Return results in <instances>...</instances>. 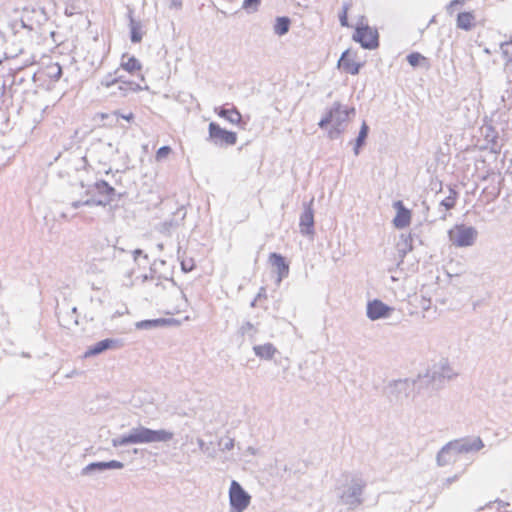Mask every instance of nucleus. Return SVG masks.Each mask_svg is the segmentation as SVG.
Here are the masks:
<instances>
[{"instance_id":"49530a36","label":"nucleus","mask_w":512,"mask_h":512,"mask_svg":"<svg viewBox=\"0 0 512 512\" xmlns=\"http://www.w3.org/2000/svg\"><path fill=\"white\" fill-rule=\"evenodd\" d=\"M340 24L342 26H348V19L346 14V9L343 10V13L339 16Z\"/></svg>"},{"instance_id":"69168bd1","label":"nucleus","mask_w":512,"mask_h":512,"mask_svg":"<svg viewBox=\"0 0 512 512\" xmlns=\"http://www.w3.org/2000/svg\"><path fill=\"white\" fill-rule=\"evenodd\" d=\"M0 36H3L2 32L0 31Z\"/></svg>"},{"instance_id":"9b49d317","label":"nucleus","mask_w":512,"mask_h":512,"mask_svg":"<svg viewBox=\"0 0 512 512\" xmlns=\"http://www.w3.org/2000/svg\"><path fill=\"white\" fill-rule=\"evenodd\" d=\"M454 451L459 454L477 452L484 447V443L480 437L461 438L450 441Z\"/></svg>"},{"instance_id":"1a4fd4ad","label":"nucleus","mask_w":512,"mask_h":512,"mask_svg":"<svg viewBox=\"0 0 512 512\" xmlns=\"http://www.w3.org/2000/svg\"><path fill=\"white\" fill-rule=\"evenodd\" d=\"M353 40L360 43L361 47L368 50L379 46V34L376 29L368 25L357 26L353 34Z\"/></svg>"},{"instance_id":"0eeeda50","label":"nucleus","mask_w":512,"mask_h":512,"mask_svg":"<svg viewBox=\"0 0 512 512\" xmlns=\"http://www.w3.org/2000/svg\"><path fill=\"white\" fill-rule=\"evenodd\" d=\"M251 496L239 482L233 480L229 488L230 512H243L250 504Z\"/></svg>"},{"instance_id":"0e129e2a","label":"nucleus","mask_w":512,"mask_h":512,"mask_svg":"<svg viewBox=\"0 0 512 512\" xmlns=\"http://www.w3.org/2000/svg\"><path fill=\"white\" fill-rule=\"evenodd\" d=\"M2 62H3V58H0V64H2Z\"/></svg>"},{"instance_id":"58836bf2","label":"nucleus","mask_w":512,"mask_h":512,"mask_svg":"<svg viewBox=\"0 0 512 512\" xmlns=\"http://www.w3.org/2000/svg\"><path fill=\"white\" fill-rule=\"evenodd\" d=\"M218 445L220 446L221 450L223 451H229L233 449L234 447V439L227 438L226 441H223L222 439L219 441Z\"/></svg>"},{"instance_id":"c03bdc74","label":"nucleus","mask_w":512,"mask_h":512,"mask_svg":"<svg viewBox=\"0 0 512 512\" xmlns=\"http://www.w3.org/2000/svg\"><path fill=\"white\" fill-rule=\"evenodd\" d=\"M458 5H462V3H460L458 0H452L446 7L447 9V12L452 14L453 13V9L454 7L458 6Z\"/></svg>"},{"instance_id":"4468645a","label":"nucleus","mask_w":512,"mask_h":512,"mask_svg":"<svg viewBox=\"0 0 512 512\" xmlns=\"http://www.w3.org/2000/svg\"><path fill=\"white\" fill-rule=\"evenodd\" d=\"M268 260H269V263L272 265V267L275 268V270H276V273H277L276 283H277V285H279L281 283V281L284 278L288 277V275H289V271H290L289 264L286 261V258L284 256H282L281 254L276 253V252L270 253Z\"/></svg>"},{"instance_id":"412c9836","label":"nucleus","mask_w":512,"mask_h":512,"mask_svg":"<svg viewBox=\"0 0 512 512\" xmlns=\"http://www.w3.org/2000/svg\"><path fill=\"white\" fill-rule=\"evenodd\" d=\"M215 112L217 113V115L219 117L226 119L227 121H229L232 124H240L242 121V115L240 114L238 109L234 106L229 109L225 108L223 106L218 107V108H215Z\"/></svg>"},{"instance_id":"72a5a7b5","label":"nucleus","mask_w":512,"mask_h":512,"mask_svg":"<svg viewBox=\"0 0 512 512\" xmlns=\"http://www.w3.org/2000/svg\"><path fill=\"white\" fill-rule=\"evenodd\" d=\"M260 4L261 0H244L242 9L248 13H254L258 11Z\"/></svg>"},{"instance_id":"052dcab7","label":"nucleus","mask_w":512,"mask_h":512,"mask_svg":"<svg viewBox=\"0 0 512 512\" xmlns=\"http://www.w3.org/2000/svg\"><path fill=\"white\" fill-rule=\"evenodd\" d=\"M460 3L464 4L467 0H458Z\"/></svg>"},{"instance_id":"423d86ee","label":"nucleus","mask_w":512,"mask_h":512,"mask_svg":"<svg viewBox=\"0 0 512 512\" xmlns=\"http://www.w3.org/2000/svg\"><path fill=\"white\" fill-rule=\"evenodd\" d=\"M207 140L216 146H233L237 142V134L220 127L216 122H210Z\"/></svg>"},{"instance_id":"a18cd8bd","label":"nucleus","mask_w":512,"mask_h":512,"mask_svg":"<svg viewBox=\"0 0 512 512\" xmlns=\"http://www.w3.org/2000/svg\"><path fill=\"white\" fill-rule=\"evenodd\" d=\"M183 5V0H170L169 7L174 9H181Z\"/></svg>"},{"instance_id":"20e7f679","label":"nucleus","mask_w":512,"mask_h":512,"mask_svg":"<svg viewBox=\"0 0 512 512\" xmlns=\"http://www.w3.org/2000/svg\"><path fill=\"white\" fill-rule=\"evenodd\" d=\"M449 240L456 247L472 246L478 236V231L473 226L457 224L448 231Z\"/></svg>"},{"instance_id":"9d476101","label":"nucleus","mask_w":512,"mask_h":512,"mask_svg":"<svg viewBox=\"0 0 512 512\" xmlns=\"http://www.w3.org/2000/svg\"><path fill=\"white\" fill-rule=\"evenodd\" d=\"M313 201L312 198L309 202H305L303 204L304 209L300 215L299 219V228L300 233L304 236H313L315 234L314 229V210H313Z\"/></svg>"},{"instance_id":"cd10ccee","label":"nucleus","mask_w":512,"mask_h":512,"mask_svg":"<svg viewBox=\"0 0 512 512\" xmlns=\"http://www.w3.org/2000/svg\"><path fill=\"white\" fill-rule=\"evenodd\" d=\"M456 373L453 372L451 367L449 366L448 362L446 360H441L439 363V367L434 370L433 372V378L436 376H439L440 378L444 379H452Z\"/></svg>"},{"instance_id":"4c0bfd02","label":"nucleus","mask_w":512,"mask_h":512,"mask_svg":"<svg viewBox=\"0 0 512 512\" xmlns=\"http://www.w3.org/2000/svg\"><path fill=\"white\" fill-rule=\"evenodd\" d=\"M344 132V127L332 125L331 129L328 132V136L330 139L338 138Z\"/></svg>"},{"instance_id":"f704fd0d","label":"nucleus","mask_w":512,"mask_h":512,"mask_svg":"<svg viewBox=\"0 0 512 512\" xmlns=\"http://www.w3.org/2000/svg\"><path fill=\"white\" fill-rule=\"evenodd\" d=\"M197 444L199 446V449L202 452L206 453L211 458H215V456H216L215 449L210 448V446L208 444H206L201 438L197 439Z\"/></svg>"},{"instance_id":"f257e3e1","label":"nucleus","mask_w":512,"mask_h":512,"mask_svg":"<svg viewBox=\"0 0 512 512\" xmlns=\"http://www.w3.org/2000/svg\"><path fill=\"white\" fill-rule=\"evenodd\" d=\"M173 432L159 429L153 430L139 425L129 430L127 434L120 435L111 440L112 446L117 448L132 444H149L158 442H169L173 439Z\"/></svg>"},{"instance_id":"ea45409f","label":"nucleus","mask_w":512,"mask_h":512,"mask_svg":"<svg viewBox=\"0 0 512 512\" xmlns=\"http://www.w3.org/2000/svg\"><path fill=\"white\" fill-rule=\"evenodd\" d=\"M455 204H456V201L453 200V196H447L440 203V205L445 207L446 210H450V209L454 208Z\"/></svg>"},{"instance_id":"7ed1b4c3","label":"nucleus","mask_w":512,"mask_h":512,"mask_svg":"<svg viewBox=\"0 0 512 512\" xmlns=\"http://www.w3.org/2000/svg\"><path fill=\"white\" fill-rule=\"evenodd\" d=\"M90 198L86 199L88 206H107L111 203L115 196L120 199L122 194H117L114 187H112L105 180H98L93 185H89L85 191Z\"/></svg>"},{"instance_id":"dca6fc26","label":"nucleus","mask_w":512,"mask_h":512,"mask_svg":"<svg viewBox=\"0 0 512 512\" xmlns=\"http://www.w3.org/2000/svg\"><path fill=\"white\" fill-rule=\"evenodd\" d=\"M174 324H178V321L174 318H157L138 321L135 323V327L139 330H152Z\"/></svg>"},{"instance_id":"864d4df0","label":"nucleus","mask_w":512,"mask_h":512,"mask_svg":"<svg viewBox=\"0 0 512 512\" xmlns=\"http://www.w3.org/2000/svg\"><path fill=\"white\" fill-rule=\"evenodd\" d=\"M177 213H178V214H179V213H182L181 220H183V219L185 218V216H186V212H185V210H184V208H183V207H182V208H180V209H178Z\"/></svg>"},{"instance_id":"e433bc0d","label":"nucleus","mask_w":512,"mask_h":512,"mask_svg":"<svg viewBox=\"0 0 512 512\" xmlns=\"http://www.w3.org/2000/svg\"><path fill=\"white\" fill-rule=\"evenodd\" d=\"M509 506H510V504L508 502H505L502 500H496L495 502H492L489 505H487V508L493 509L495 507L497 510H503V511L507 512V507H509Z\"/></svg>"},{"instance_id":"a878e982","label":"nucleus","mask_w":512,"mask_h":512,"mask_svg":"<svg viewBox=\"0 0 512 512\" xmlns=\"http://www.w3.org/2000/svg\"><path fill=\"white\" fill-rule=\"evenodd\" d=\"M291 20L287 16H279L275 19L273 31L278 36H284L289 32Z\"/></svg>"},{"instance_id":"f03ea898","label":"nucleus","mask_w":512,"mask_h":512,"mask_svg":"<svg viewBox=\"0 0 512 512\" xmlns=\"http://www.w3.org/2000/svg\"><path fill=\"white\" fill-rule=\"evenodd\" d=\"M366 481L358 476H346L345 481L336 488L338 501L349 510H356L364 502Z\"/></svg>"},{"instance_id":"2f4dec72","label":"nucleus","mask_w":512,"mask_h":512,"mask_svg":"<svg viewBox=\"0 0 512 512\" xmlns=\"http://www.w3.org/2000/svg\"><path fill=\"white\" fill-rule=\"evenodd\" d=\"M120 68L115 70L113 73L107 74L102 80L101 85L107 88L119 83L122 81V75H118Z\"/></svg>"},{"instance_id":"5fc2aeb1","label":"nucleus","mask_w":512,"mask_h":512,"mask_svg":"<svg viewBox=\"0 0 512 512\" xmlns=\"http://www.w3.org/2000/svg\"><path fill=\"white\" fill-rule=\"evenodd\" d=\"M154 278V275L151 274V275H143V281H147L149 279H153Z\"/></svg>"},{"instance_id":"de8ad7c7","label":"nucleus","mask_w":512,"mask_h":512,"mask_svg":"<svg viewBox=\"0 0 512 512\" xmlns=\"http://www.w3.org/2000/svg\"><path fill=\"white\" fill-rule=\"evenodd\" d=\"M82 206H88L87 203H86V200L84 201H81V200H77V201H73L71 203V207L74 208V209H78Z\"/></svg>"},{"instance_id":"4be33fe9","label":"nucleus","mask_w":512,"mask_h":512,"mask_svg":"<svg viewBox=\"0 0 512 512\" xmlns=\"http://www.w3.org/2000/svg\"><path fill=\"white\" fill-rule=\"evenodd\" d=\"M253 351L257 357L263 360H271L278 352L277 348L272 343L255 345Z\"/></svg>"},{"instance_id":"a19ab883","label":"nucleus","mask_w":512,"mask_h":512,"mask_svg":"<svg viewBox=\"0 0 512 512\" xmlns=\"http://www.w3.org/2000/svg\"><path fill=\"white\" fill-rule=\"evenodd\" d=\"M250 331L256 332V329L254 328V325L249 321L243 323L240 327V333L242 335L248 334Z\"/></svg>"},{"instance_id":"6e6552de","label":"nucleus","mask_w":512,"mask_h":512,"mask_svg":"<svg viewBox=\"0 0 512 512\" xmlns=\"http://www.w3.org/2000/svg\"><path fill=\"white\" fill-rule=\"evenodd\" d=\"M414 387V382L409 379H398L390 382L385 392L390 399L391 402H402L404 399L408 398L410 392Z\"/></svg>"},{"instance_id":"c756f323","label":"nucleus","mask_w":512,"mask_h":512,"mask_svg":"<svg viewBox=\"0 0 512 512\" xmlns=\"http://www.w3.org/2000/svg\"><path fill=\"white\" fill-rule=\"evenodd\" d=\"M488 131L491 132L486 134V140L490 145V151L495 154H499L501 152V145L498 142V134L492 127L488 128Z\"/></svg>"},{"instance_id":"e2e57ef3","label":"nucleus","mask_w":512,"mask_h":512,"mask_svg":"<svg viewBox=\"0 0 512 512\" xmlns=\"http://www.w3.org/2000/svg\"><path fill=\"white\" fill-rule=\"evenodd\" d=\"M81 161L86 162L85 157H82V158H81Z\"/></svg>"},{"instance_id":"4d7b16f0","label":"nucleus","mask_w":512,"mask_h":512,"mask_svg":"<svg viewBox=\"0 0 512 512\" xmlns=\"http://www.w3.org/2000/svg\"><path fill=\"white\" fill-rule=\"evenodd\" d=\"M76 312H77V308H76V307H73V308H72V313H73V314H76Z\"/></svg>"},{"instance_id":"39448f33","label":"nucleus","mask_w":512,"mask_h":512,"mask_svg":"<svg viewBox=\"0 0 512 512\" xmlns=\"http://www.w3.org/2000/svg\"><path fill=\"white\" fill-rule=\"evenodd\" d=\"M350 115H355V108L343 107L340 102H334L325 116L319 121L318 126L323 129L330 123L343 127Z\"/></svg>"},{"instance_id":"473e14b6","label":"nucleus","mask_w":512,"mask_h":512,"mask_svg":"<svg viewBox=\"0 0 512 512\" xmlns=\"http://www.w3.org/2000/svg\"><path fill=\"white\" fill-rule=\"evenodd\" d=\"M406 59H407V62L412 67H417L418 65H420L421 61H427L426 57H424L422 54H420L418 52H412V53L408 54Z\"/></svg>"},{"instance_id":"6ab92c4d","label":"nucleus","mask_w":512,"mask_h":512,"mask_svg":"<svg viewBox=\"0 0 512 512\" xmlns=\"http://www.w3.org/2000/svg\"><path fill=\"white\" fill-rule=\"evenodd\" d=\"M127 18L129 19V28H130V40L132 43H139L142 41L143 32H142V24L140 21H137L133 17V10L128 9Z\"/></svg>"},{"instance_id":"5701e85b","label":"nucleus","mask_w":512,"mask_h":512,"mask_svg":"<svg viewBox=\"0 0 512 512\" xmlns=\"http://www.w3.org/2000/svg\"><path fill=\"white\" fill-rule=\"evenodd\" d=\"M120 68L129 73H133L135 71L141 70L142 64L135 56H128L127 54H123Z\"/></svg>"},{"instance_id":"7c9ffc66","label":"nucleus","mask_w":512,"mask_h":512,"mask_svg":"<svg viewBox=\"0 0 512 512\" xmlns=\"http://www.w3.org/2000/svg\"><path fill=\"white\" fill-rule=\"evenodd\" d=\"M120 85L118 86V89L120 91V94L122 96H127L130 92H137L142 90V87L132 81H126L122 78V81H119Z\"/></svg>"},{"instance_id":"393cba45","label":"nucleus","mask_w":512,"mask_h":512,"mask_svg":"<svg viewBox=\"0 0 512 512\" xmlns=\"http://www.w3.org/2000/svg\"><path fill=\"white\" fill-rule=\"evenodd\" d=\"M475 16L472 12H460L457 16L456 25L459 29L469 31L474 26Z\"/></svg>"},{"instance_id":"b1692460","label":"nucleus","mask_w":512,"mask_h":512,"mask_svg":"<svg viewBox=\"0 0 512 512\" xmlns=\"http://www.w3.org/2000/svg\"><path fill=\"white\" fill-rule=\"evenodd\" d=\"M100 117L102 120H109V125L117 124L119 119H124L128 122L134 120V114L132 112L123 114L119 110L113 111L112 113H101Z\"/></svg>"},{"instance_id":"79ce46f5","label":"nucleus","mask_w":512,"mask_h":512,"mask_svg":"<svg viewBox=\"0 0 512 512\" xmlns=\"http://www.w3.org/2000/svg\"><path fill=\"white\" fill-rule=\"evenodd\" d=\"M412 241H413V238L411 235H409L406 239H405V248L401 249L400 251L403 253V255H405L408 251H411L413 249V246H412Z\"/></svg>"},{"instance_id":"6e6d98bb","label":"nucleus","mask_w":512,"mask_h":512,"mask_svg":"<svg viewBox=\"0 0 512 512\" xmlns=\"http://www.w3.org/2000/svg\"><path fill=\"white\" fill-rule=\"evenodd\" d=\"M166 280H169L173 286H177V283L174 281L173 278H165Z\"/></svg>"},{"instance_id":"13d9d810","label":"nucleus","mask_w":512,"mask_h":512,"mask_svg":"<svg viewBox=\"0 0 512 512\" xmlns=\"http://www.w3.org/2000/svg\"><path fill=\"white\" fill-rule=\"evenodd\" d=\"M158 248H159L160 250H162V249H163V244H158Z\"/></svg>"},{"instance_id":"bb28decb","label":"nucleus","mask_w":512,"mask_h":512,"mask_svg":"<svg viewBox=\"0 0 512 512\" xmlns=\"http://www.w3.org/2000/svg\"><path fill=\"white\" fill-rule=\"evenodd\" d=\"M368 133H369V126L367 125V123L365 121H363V123L360 127V130H359L358 136L355 139V144H354V148H353L354 154L356 156L359 155L360 149L365 145Z\"/></svg>"},{"instance_id":"603ef678","label":"nucleus","mask_w":512,"mask_h":512,"mask_svg":"<svg viewBox=\"0 0 512 512\" xmlns=\"http://www.w3.org/2000/svg\"><path fill=\"white\" fill-rule=\"evenodd\" d=\"M143 254V251L141 249H136L133 251V256H134V260L136 261L137 260V257L142 255Z\"/></svg>"},{"instance_id":"c85d7f7f","label":"nucleus","mask_w":512,"mask_h":512,"mask_svg":"<svg viewBox=\"0 0 512 512\" xmlns=\"http://www.w3.org/2000/svg\"><path fill=\"white\" fill-rule=\"evenodd\" d=\"M44 75L52 81H58L62 76V67L58 63L48 64L44 70Z\"/></svg>"},{"instance_id":"8fccbe9b","label":"nucleus","mask_w":512,"mask_h":512,"mask_svg":"<svg viewBox=\"0 0 512 512\" xmlns=\"http://www.w3.org/2000/svg\"><path fill=\"white\" fill-rule=\"evenodd\" d=\"M177 225H178V223H177V222H173V221H165V222L163 223V227H164V229H165V230H167V231H168L170 228H172L173 226H177Z\"/></svg>"},{"instance_id":"f8f14e48","label":"nucleus","mask_w":512,"mask_h":512,"mask_svg":"<svg viewBox=\"0 0 512 512\" xmlns=\"http://www.w3.org/2000/svg\"><path fill=\"white\" fill-rule=\"evenodd\" d=\"M393 311V307L388 306L381 300L374 299L368 302L366 314L370 320L375 321L378 319H385L390 317Z\"/></svg>"},{"instance_id":"680f3d73","label":"nucleus","mask_w":512,"mask_h":512,"mask_svg":"<svg viewBox=\"0 0 512 512\" xmlns=\"http://www.w3.org/2000/svg\"><path fill=\"white\" fill-rule=\"evenodd\" d=\"M156 286H161L162 287V283L161 282H157Z\"/></svg>"},{"instance_id":"a211bd4d","label":"nucleus","mask_w":512,"mask_h":512,"mask_svg":"<svg viewBox=\"0 0 512 512\" xmlns=\"http://www.w3.org/2000/svg\"><path fill=\"white\" fill-rule=\"evenodd\" d=\"M458 453L454 451V448L450 442L444 445L436 456L438 466L443 467L456 461Z\"/></svg>"},{"instance_id":"aec40b11","label":"nucleus","mask_w":512,"mask_h":512,"mask_svg":"<svg viewBox=\"0 0 512 512\" xmlns=\"http://www.w3.org/2000/svg\"><path fill=\"white\" fill-rule=\"evenodd\" d=\"M349 51L346 50L342 53L339 61L338 66L342 68L347 73H350L351 75H357L360 71V68L362 66L361 63H356L352 59L348 57Z\"/></svg>"},{"instance_id":"ddd939ff","label":"nucleus","mask_w":512,"mask_h":512,"mask_svg":"<svg viewBox=\"0 0 512 512\" xmlns=\"http://www.w3.org/2000/svg\"><path fill=\"white\" fill-rule=\"evenodd\" d=\"M123 467L124 463L118 460L91 462L81 469L80 474L82 476H89L92 475L93 473H102L106 470L122 469Z\"/></svg>"},{"instance_id":"3c124183","label":"nucleus","mask_w":512,"mask_h":512,"mask_svg":"<svg viewBox=\"0 0 512 512\" xmlns=\"http://www.w3.org/2000/svg\"><path fill=\"white\" fill-rule=\"evenodd\" d=\"M449 196H453V200L456 201L458 193L454 188H449Z\"/></svg>"},{"instance_id":"2eb2a0df","label":"nucleus","mask_w":512,"mask_h":512,"mask_svg":"<svg viewBox=\"0 0 512 512\" xmlns=\"http://www.w3.org/2000/svg\"><path fill=\"white\" fill-rule=\"evenodd\" d=\"M393 207L397 210V214L393 219V224L398 229H403L410 224L411 212L407 209L403 202L398 200L393 203Z\"/></svg>"},{"instance_id":"37998d69","label":"nucleus","mask_w":512,"mask_h":512,"mask_svg":"<svg viewBox=\"0 0 512 512\" xmlns=\"http://www.w3.org/2000/svg\"><path fill=\"white\" fill-rule=\"evenodd\" d=\"M193 267H194V264H193L192 259H190L189 262H187L185 260L181 261V269L183 272H189L193 269Z\"/></svg>"},{"instance_id":"09e8293b","label":"nucleus","mask_w":512,"mask_h":512,"mask_svg":"<svg viewBox=\"0 0 512 512\" xmlns=\"http://www.w3.org/2000/svg\"><path fill=\"white\" fill-rule=\"evenodd\" d=\"M420 306L423 310H428L431 306V301L430 299H426V298H423L421 300V303H420Z\"/></svg>"},{"instance_id":"c9c22d12","label":"nucleus","mask_w":512,"mask_h":512,"mask_svg":"<svg viewBox=\"0 0 512 512\" xmlns=\"http://www.w3.org/2000/svg\"><path fill=\"white\" fill-rule=\"evenodd\" d=\"M171 151H172V149L170 146L165 145V146L160 147L157 150L156 155H155L156 160L157 161L163 160L171 153Z\"/></svg>"},{"instance_id":"bf43d9fd","label":"nucleus","mask_w":512,"mask_h":512,"mask_svg":"<svg viewBox=\"0 0 512 512\" xmlns=\"http://www.w3.org/2000/svg\"><path fill=\"white\" fill-rule=\"evenodd\" d=\"M441 189H442V183L439 182V191H441Z\"/></svg>"},{"instance_id":"f3484780","label":"nucleus","mask_w":512,"mask_h":512,"mask_svg":"<svg viewBox=\"0 0 512 512\" xmlns=\"http://www.w3.org/2000/svg\"><path fill=\"white\" fill-rule=\"evenodd\" d=\"M118 346H119L118 340L106 338V339H103V340L95 343L94 345L90 346L84 353V357L88 358V357L96 356L98 354L103 353L104 351H106L108 349L117 348Z\"/></svg>"}]
</instances>
